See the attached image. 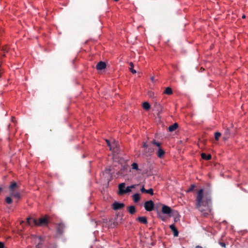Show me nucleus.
<instances>
[{
	"mask_svg": "<svg viewBox=\"0 0 248 248\" xmlns=\"http://www.w3.org/2000/svg\"><path fill=\"white\" fill-rule=\"evenodd\" d=\"M19 188V186L15 181H12L9 186L10 192L16 191Z\"/></svg>",
	"mask_w": 248,
	"mask_h": 248,
	"instance_id": "nucleus-6",
	"label": "nucleus"
},
{
	"mask_svg": "<svg viewBox=\"0 0 248 248\" xmlns=\"http://www.w3.org/2000/svg\"><path fill=\"white\" fill-rule=\"evenodd\" d=\"M1 190H2V188L0 187V192H1Z\"/></svg>",
	"mask_w": 248,
	"mask_h": 248,
	"instance_id": "nucleus-38",
	"label": "nucleus"
},
{
	"mask_svg": "<svg viewBox=\"0 0 248 248\" xmlns=\"http://www.w3.org/2000/svg\"><path fill=\"white\" fill-rule=\"evenodd\" d=\"M178 127V124L177 123H175L173 124L170 125L169 128L168 130L170 132H172L175 130Z\"/></svg>",
	"mask_w": 248,
	"mask_h": 248,
	"instance_id": "nucleus-13",
	"label": "nucleus"
},
{
	"mask_svg": "<svg viewBox=\"0 0 248 248\" xmlns=\"http://www.w3.org/2000/svg\"><path fill=\"white\" fill-rule=\"evenodd\" d=\"M125 205L123 203H120L115 202L112 204V208L114 210H118L122 209L124 207Z\"/></svg>",
	"mask_w": 248,
	"mask_h": 248,
	"instance_id": "nucleus-7",
	"label": "nucleus"
},
{
	"mask_svg": "<svg viewBox=\"0 0 248 248\" xmlns=\"http://www.w3.org/2000/svg\"><path fill=\"white\" fill-rule=\"evenodd\" d=\"M111 171L110 168H107L105 169L104 172L106 173H109L110 171Z\"/></svg>",
	"mask_w": 248,
	"mask_h": 248,
	"instance_id": "nucleus-32",
	"label": "nucleus"
},
{
	"mask_svg": "<svg viewBox=\"0 0 248 248\" xmlns=\"http://www.w3.org/2000/svg\"><path fill=\"white\" fill-rule=\"evenodd\" d=\"M219 244H220V245L222 247L224 248H226V244H225V243H224V242H220V243H219Z\"/></svg>",
	"mask_w": 248,
	"mask_h": 248,
	"instance_id": "nucleus-33",
	"label": "nucleus"
},
{
	"mask_svg": "<svg viewBox=\"0 0 248 248\" xmlns=\"http://www.w3.org/2000/svg\"><path fill=\"white\" fill-rule=\"evenodd\" d=\"M225 140L228 139V137H226V138H224Z\"/></svg>",
	"mask_w": 248,
	"mask_h": 248,
	"instance_id": "nucleus-42",
	"label": "nucleus"
},
{
	"mask_svg": "<svg viewBox=\"0 0 248 248\" xmlns=\"http://www.w3.org/2000/svg\"><path fill=\"white\" fill-rule=\"evenodd\" d=\"M195 248H202V247L200 246H197Z\"/></svg>",
	"mask_w": 248,
	"mask_h": 248,
	"instance_id": "nucleus-36",
	"label": "nucleus"
},
{
	"mask_svg": "<svg viewBox=\"0 0 248 248\" xmlns=\"http://www.w3.org/2000/svg\"><path fill=\"white\" fill-rule=\"evenodd\" d=\"M221 134L219 132H216L215 134V138L216 140H218L219 138L221 137Z\"/></svg>",
	"mask_w": 248,
	"mask_h": 248,
	"instance_id": "nucleus-24",
	"label": "nucleus"
},
{
	"mask_svg": "<svg viewBox=\"0 0 248 248\" xmlns=\"http://www.w3.org/2000/svg\"><path fill=\"white\" fill-rule=\"evenodd\" d=\"M128 212L131 215L134 214L136 212V209L134 206L132 205L127 207Z\"/></svg>",
	"mask_w": 248,
	"mask_h": 248,
	"instance_id": "nucleus-14",
	"label": "nucleus"
},
{
	"mask_svg": "<svg viewBox=\"0 0 248 248\" xmlns=\"http://www.w3.org/2000/svg\"><path fill=\"white\" fill-rule=\"evenodd\" d=\"M170 229L171 231L173 232L174 236L177 237L178 236L179 232L177 230V229H176V228L175 227V226H174V225L172 224V225H170Z\"/></svg>",
	"mask_w": 248,
	"mask_h": 248,
	"instance_id": "nucleus-11",
	"label": "nucleus"
},
{
	"mask_svg": "<svg viewBox=\"0 0 248 248\" xmlns=\"http://www.w3.org/2000/svg\"><path fill=\"white\" fill-rule=\"evenodd\" d=\"M64 228L65 225L62 222L58 223L56 229L57 233L59 235L62 234L63 232Z\"/></svg>",
	"mask_w": 248,
	"mask_h": 248,
	"instance_id": "nucleus-8",
	"label": "nucleus"
},
{
	"mask_svg": "<svg viewBox=\"0 0 248 248\" xmlns=\"http://www.w3.org/2000/svg\"><path fill=\"white\" fill-rule=\"evenodd\" d=\"M27 223L29 225L31 224V220H32L34 225L37 226H47L48 224V220L46 217H42L38 219H32L31 217L27 218Z\"/></svg>",
	"mask_w": 248,
	"mask_h": 248,
	"instance_id": "nucleus-2",
	"label": "nucleus"
},
{
	"mask_svg": "<svg viewBox=\"0 0 248 248\" xmlns=\"http://www.w3.org/2000/svg\"><path fill=\"white\" fill-rule=\"evenodd\" d=\"M242 17V18L244 19L246 18V16L244 15H243Z\"/></svg>",
	"mask_w": 248,
	"mask_h": 248,
	"instance_id": "nucleus-37",
	"label": "nucleus"
},
{
	"mask_svg": "<svg viewBox=\"0 0 248 248\" xmlns=\"http://www.w3.org/2000/svg\"><path fill=\"white\" fill-rule=\"evenodd\" d=\"M4 245L2 242H0V248H4Z\"/></svg>",
	"mask_w": 248,
	"mask_h": 248,
	"instance_id": "nucleus-34",
	"label": "nucleus"
},
{
	"mask_svg": "<svg viewBox=\"0 0 248 248\" xmlns=\"http://www.w3.org/2000/svg\"><path fill=\"white\" fill-rule=\"evenodd\" d=\"M131 167L133 170H139L138 164L137 163H133L131 165Z\"/></svg>",
	"mask_w": 248,
	"mask_h": 248,
	"instance_id": "nucleus-23",
	"label": "nucleus"
},
{
	"mask_svg": "<svg viewBox=\"0 0 248 248\" xmlns=\"http://www.w3.org/2000/svg\"><path fill=\"white\" fill-rule=\"evenodd\" d=\"M106 67V64L105 62L100 61L96 65V68L98 70H102Z\"/></svg>",
	"mask_w": 248,
	"mask_h": 248,
	"instance_id": "nucleus-9",
	"label": "nucleus"
},
{
	"mask_svg": "<svg viewBox=\"0 0 248 248\" xmlns=\"http://www.w3.org/2000/svg\"><path fill=\"white\" fill-rule=\"evenodd\" d=\"M106 141L108 145L110 147V150H111L112 149V147L111 146L110 141L108 140H106Z\"/></svg>",
	"mask_w": 248,
	"mask_h": 248,
	"instance_id": "nucleus-30",
	"label": "nucleus"
},
{
	"mask_svg": "<svg viewBox=\"0 0 248 248\" xmlns=\"http://www.w3.org/2000/svg\"><path fill=\"white\" fill-rule=\"evenodd\" d=\"M115 1H118L119 0H114Z\"/></svg>",
	"mask_w": 248,
	"mask_h": 248,
	"instance_id": "nucleus-39",
	"label": "nucleus"
},
{
	"mask_svg": "<svg viewBox=\"0 0 248 248\" xmlns=\"http://www.w3.org/2000/svg\"><path fill=\"white\" fill-rule=\"evenodd\" d=\"M10 195L16 199H19L20 198V195L18 192L16 191L10 192Z\"/></svg>",
	"mask_w": 248,
	"mask_h": 248,
	"instance_id": "nucleus-18",
	"label": "nucleus"
},
{
	"mask_svg": "<svg viewBox=\"0 0 248 248\" xmlns=\"http://www.w3.org/2000/svg\"><path fill=\"white\" fill-rule=\"evenodd\" d=\"M162 220H164L165 219H164V217H162Z\"/></svg>",
	"mask_w": 248,
	"mask_h": 248,
	"instance_id": "nucleus-41",
	"label": "nucleus"
},
{
	"mask_svg": "<svg viewBox=\"0 0 248 248\" xmlns=\"http://www.w3.org/2000/svg\"><path fill=\"white\" fill-rule=\"evenodd\" d=\"M155 108L158 112H160L162 111V106L158 102H155L154 104Z\"/></svg>",
	"mask_w": 248,
	"mask_h": 248,
	"instance_id": "nucleus-15",
	"label": "nucleus"
},
{
	"mask_svg": "<svg viewBox=\"0 0 248 248\" xmlns=\"http://www.w3.org/2000/svg\"><path fill=\"white\" fill-rule=\"evenodd\" d=\"M196 207L198 210L206 216L210 212V204L211 202V196L210 192L205 191L203 189H200L196 197Z\"/></svg>",
	"mask_w": 248,
	"mask_h": 248,
	"instance_id": "nucleus-1",
	"label": "nucleus"
},
{
	"mask_svg": "<svg viewBox=\"0 0 248 248\" xmlns=\"http://www.w3.org/2000/svg\"><path fill=\"white\" fill-rule=\"evenodd\" d=\"M162 220H164L165 219H164V217H162Z\"/></svg>",
	"mask_w": 248,
	"mask_h": 248,
	"instance_id": "nucleus-40",
	"label": "nucleus"
},
{
	"mask_svg": "<svg viewBox=\"0 0 248 248\" xmlns=\"http://www.w3.org/2000/svg\"><path fill=\"white\" fill-rule=\"evenodd\" d=\"M154 203L152 200L146 201L144 204L145 209L149 212L153 211L154 209Z\"/></svg>",
	"mask_w": 248,
	"mask_h": 248,
	"instance_id": "nucleus-5",
	"label": "nucleus"
},
{
	"mask_svg": "<svg viewBox=\"0 0 248 248\" xmlns=\"http://www.w3.org/2000/svg\"><path fill=\"white\" fill-rule=\"evenodd\" d=\"M142 107L145 110H149L150 108V105L149 103L145 102L142 104Z\"/></svg>",
	"mask_w": 248,
	"mask_h": 248,
	"instance_id": "nucleus-21",
	"label": "nucleus"
},
{
	"mask_svg": "<svg viewBox=\"0 0 248 248\" xmlns=\"http://www.w3.org/2000/svg\"><path fill=\"white\" fill-rule=\"evenodd\" d=\"M172 211L171 209L167 206V205H163L162 208V212L163 214H170Z\"/></svg>",
	"mask_w": 248,
	"mask_h": 248,
	"instance_id": "nucleus-10",
	"label": "nucleus"
},
{
	"mask_svg": "<svg viewBox=\"0 0 248 248\" xmlns=\"http://www.w3.org/2000/svg\"><path fill=\"white\" fill-rule=\"evenodd\" d=\"M146 193L149 194L151 195H153L154 194L153 189L152 188H150L147 190Z\"/></svg>",
	"mask_w": 248,
	"mask_h": 248,
	"instance_id": "nucleus-27",
	"label": "nucleus"
},
{
	"mask_svg": "<svg viewBox=\"0 0 248 248\" xmlns=\"http://www.w3.org/2000/svg\"><path fill=\"white\" fill-rule=\"evenodd\" d=\"M164 93H165L168 95H170L172 93V91L171 88L168 87L166 88L164 92Z\"/></svg>",
	"mask_w": 248,
	"mask_h": 248,
	"instance_id": "nucleus-20",
	"label": "nucleus"
},
{
	"mask_svg": "<svg viewBox=\"0 0 248 248\" xmlns=\"http://www.w3.org/2000/svg\"><path fill=\"white\" fill-rule=\"evenodd\" d=\"M2 50L4 52H7L8 51L6 50V48H4V47H3L2 48Z\"/></svg>",
	"mask_w": 248,
	"mask_h": 248,
	"instance_id": "nucleus-35",
	"label": "nucleus"
},
{
	"mask_svg": "<svg viewBox=\"0 0 248 248\" xmlns=\"http://www.w3.org/2000/svg\"><path fill=\"white\" fill-rule=\"evenodd\" d=\"M5 202L8 204H11L12 203V199L10 197H7L5 198Z\"/></svg>",
	"mask_w": 248,
	"mask_h": 248,
	"instance_id": "nucleus-25",
	"label": "nucleus"
},
{
	"mask_svg": "<svg viewBox=\"0 0 248 248\" xmlns=\"http://www.w3.org/2000/svg\"><path fill=\"white\" fill-rule=\"evenodd\" d=\"M137 220L144 224H146L148 223L147 219L146 217H139L137 218Z\"/></svg>",
	"mask_w": 248,
	"mask_h": 248,
	"instance_id": "nucleus-12",
	"label": "nucleus"
},
{
	"mask_svg": "<svg viewBox=\"0 0 248 248\" xmlns=\"http://www.w3.org/2000/svg\"><path fill=\"white\" fill-rule=\"evenodd\" d=\"M201 157L203 159L209 160L211 158V155L210 154L206 155L205 153H202Z\"/></svg>",
	"mask_w": 248,
	"mask_h": 248,
	"instance_id": "nucleus-16",
	"label": "nucleus"
},
{
	"mask_svg": "<svg viewBox=\"0 0 248 248\" xmlns=\"http://www.w3.org/2000/svg\"><path fill=\"white\" fill-rule=\"evenodd\" d=\"M152 143L154 145L158 147V148L156 151V155H157L158 157H159L160 158H163L165 154V152L162 148L160 147V143L159 142H156L155 140H153L152 141Z\"/></svg>",
	"mask_w": 248,
	"mask_h": 248,
	"instance_id": "nucleus-4",
	"label": "nucleus"
},
{
	"mask_svg": "<svg viewBox=\"0 0 248 248\" xmlns=\"http://www.w3.org/2000/svg\"><path fill=\"white\" fill-rule=\"evenodd\" d=\"M135 185H132L130 186H127V187L124 189L125 183H121L119 185V194L122 195L125 193L130 192L131 191V189L135 188Z\"/></svg>",
	"mask_w": 248,
	"mask_h": 248,
	"instance_id": "nucleus-3",
	"label": "nucleus"
},
{
	"mask_svg": "<svg viewBox=\"0 0 248 248\" xmlns=\"http://www.w3.org/2000/svg\"><path fill=\"white\" fill-rule=\"evenodd\" d=\"M195 187V186L194 185H191L189 188L186 190V192H190L191 191H192L194 190Z\"/></svg>",
	"mask_w": 248,
	"mask_h": 248,
	"instance_id": "nucleus-26",
	"label": "nucleus"
},
{
	"mask_svg": "<svg viewBox=\"0 0 248 248\" xmlns=\"http://www.w3.org/2000/svg\"><path fill=\"white\" fill-rule=\"evenodd\" d=\"M153 152V149L150 148H149L148 149L147 148V152L146 153H143L144 154H146L147 153H149L150 154H151Z\"/></svg>",
	"mask_w": 248,
	"mask_h": 248,
	"instance_id": "nucleus-29",
	"label": "nucleus"
},
{
	"mask_svg": "<svg viewBox=\"0 0 248 248\" xmlns=\"http://www.w3.org/2000/svg\"><path fill=\"white\" fill-rule=\"evenodd\" d=\"M146 191L147 190L144 188V186H143L141 189H140V191L142 192V193H146Z\"/></svg>",
	"mask_w": 248,
	"mask_h": 248,
	"instance_id": "nucleus-31",
	"label": "nucleus"
},
{
	"mask_svg": "<svg viewBox=\"0 0 248 248\" xmlns=\"http://www.w3.org/2000/svg\"><path fill=\"white\" fill-rule=\"evenodd\" d=\"M129 66H130V67H129V70L131 72V73H132L133 74H136V71L134 69V64L133 62H130V63H129Z\"/></svg>",
	"mask_w": 248,
	"mask_h": 248,
	"instance_id": "nucleus-22",
	"label": "nucleus"
},
{
	"mask_svg": "<svg viewBox=\"0 0 248 248\" xmlns=\"http://www.w3.org/2000/svg\"><path fill=\"white\" fill-rule=\"evenodd\" d=\"M38 238L40 242L36 246L35 248H42V242L44 241V238H43L41 236H39Z\"/></svg>",
	"mask_w": 248,
	"mask_h": 248,
	"instance_id": "nucleus-19",
	"label": "nucleus"
},
{
	"mask_svg": "<svg viewBox=\"0 0 248 248\" xmlns=\"http://www.w3.org/2000/svg\"><path fill=\"white\" fill-rule=\"evenodd\" d=\"M148 145L145 143L144 142L143 144V147L144 148L143 150V153H146L147 152V148H148Z\"/></svg>",
	"mask_w": 248,
	"mask_h": 248,
	"instance_id": "nucleus-28",
	"label": "nucleus"
},
{
	"mask_svg": "<svg viewBox=\"0 0 248 248\" xmlns=\"http://www.w3.org/2000/svg\"><path fill=\"white\" fill-rule=\"evenodd\" d=\"M140 199V194L136 193L133 195V199L135 202H138Z\"/></svg>",
	"mask_w": 248,
	"mask_h": 248,
	"instance_id": "nucleus-17",
	"label": "nucleus"
}]
</instances>
